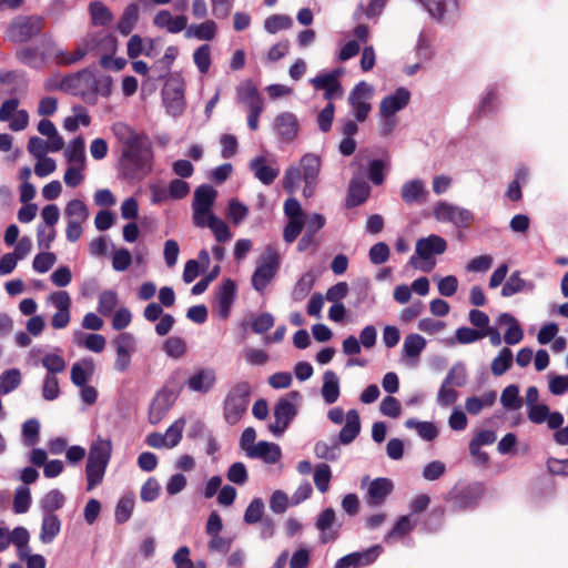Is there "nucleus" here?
<instances>
[{
  "instance_id": "obj_1",
  "label": "nucleus",
  "mask_w": 568,
  "mask_h": 568,
  "mask_svg": "<svg viewBox=\"0 0 568 568\" xmlns=\"http://www.w3.org/2000/svg\"><path fill=\"white\" fill-rule=\"evenodd\" d=\"M112 132L121 144L120 165L126 179H143L151 173L154 153L150 138L124 122H115Z\"/></svg>"
},
{
  "instance_id": "obj_2",
  "label": "nucleus",
  "mask_w": 568,
  "mask_h": 568,
  "mask_svg": "<svg viewBox=\"0 0 568 568\" xmlns=\"http://www.w3.org/2000/svg\"><path fill=\"white\" fill-rule=\"evenodd\" d=\"M250 397L251 386L247 382H239L229 390L223 403V415L229 425H235L242 419Z\"/></svg>"
},
{
  "instance_id": "obj_3",
  "label": "nucleus",
  "mask_w": 568,
  "mask_h": 568,
  "mask_svg": "<svg viewBox=\"0 0 568 568\" xmlns=\"http://www.w3.org/2000/svg\"><path fill=\"white\" fill-rule=\"evenodd\" d=\"M280 268V255L277 251L267 246L258 261V265L252 275V286L263 293L266 286L275 277Z\"/></svg>"
},
{
  "instance_id": "obj_4",
  "label": "nucleus",
  "mask_w": 568,
  "mask_h": 568,
  "mask_svg": "<svg viewBox=\"0 0 568 568\" xmlns=\"http://www.w3.org/2000/svg\"><path fill=\"white\" fill-rule=\"evenodd\" d=\"M433 214L437 221L452 223L459 229L469 227L474 221V214L469 210L444 201L433 207Z\"/></svg>"
},
{
  "instance_id": "obj_5",
  "label": "nucleus",
  "mask_w": 568,
  "mask_h": 568,
  "mask_svg": "<svg viewBox=\"0 0 568 568\" xmlns=\"http://www.w3.org/2000/svg\"><path fill=\"white\" fill-rule=\"evenodd\" d=\"M43 29V19L38 17H18L8 27V39L14 43L29 41Z\"/></svg>"
},
{
  "instance_id": "obj_6",
  "label": "nucleus",
  "mask_w": 568,
  "mask_h": 568,
  "mask_svg": "<svg viewBox=\"0 0 568 568\" xmlns=\"http://www.w3.org/2000/svg\"><path fill=\"white\" fill-rule=\"evenodd\" d=\"M93 84L94 74L88 68L64 77L65 92L80 95L88 103H93Z\"/></svg>"
},
{
  "instance_id": "obj_7",
  "label": "nucleus",
  "mask_w": 568,
  "mask_h": 568,
  "mask_svg": "<svg viewBox=\"0 0 568 568\" xmlns=\"http://www.w3.org/2000/svg\"><path fill=\"white\" fill-rule=\"evenodd\" d=\"M484 493V484L474 481L462 488H455L449 495V500L455 509L464 510L476 506Z\"/></svg>"
},
{
  "instance_id": "obj_8",
  "label": "nucleus",
  "mask_w": 568,
  "mask_h": 568,
  "mask_svg": "<svg viewBox=\"0 0 568 568\" xmlns=\"http://www.w3.org/2000/svg\"><path fill=\"white\" fill-rule=\"evenodd\" d=\"M447 250V242L444 237L432 234L427 237H422L416 242V255L409 260V264L418 267V258L428 261L433 255H440Z\"/></svg>"
},
{
  "instance_id": "obj_9",
  "label": "nucleus",
  "mask_w": 568,
  "mask_h": 568,
  "mask_svg": "<svg viewBox=\"0 0 568 568\" xmlns=\"http://www.w3.org/2000/svg\"><path fill=\"white\" fill-rule=\"evenodd\" d=\"M296 415L297 408L292 400L287 397L281 398L274 407L275 423L268 425L270 432L274 436L280 437Z\"/></svg>"
},
{
  "instance_id": "obj_10",
  "label": "nucleus",
  "mask_w": 568,
  "mask_h": 568,
  "mask_svg": "<svg viewBox=\"0 0 568 568\" xmlns=\"http://www.w3.org/2000/svg\"><path fill=\"white\" fill-rule=\"evenodd\" d=\"M372 93V87L362 81L357 83L349 93L348 102L353 108L354 116L357 121L363 122L371 112V104L367 102Z\"/></svg>"
},
{
  "instance_id": "obj_11",
  "label": "nucleus",
  "mask_w": 568,
  "mask_h": 568,
  "mask_svg": "<svg viewBox=\"0 0 568 568\" xmlns=\"http://www.w3.org/2000/svg\"><path fill=\"white\" fill-rule=\"evenodd\" d=\"M383 548L379 545L372 546L363 551H354L339 558L334 568H362L372 565L381 555Z\"/></svg>"
},
{
  "instance_id": "obj_12",
  "label": "nucleus",
  "mask_w": 568,
  "mask_h": 568,
  "mask_svg": "<svg viewBox=\"0 0 568 568\" xmlns=\"http://www.w3.org/2000/svg\"><path fill=\"white\" fill-rule=\"evenodd\" d=\"M113 343L116 352L114 369L125 372L131 364V353L135 345L134 337L131 333H121Z\"/></svg>"
},
{
  "instance_id": "obj_13",
  "label": "nucleus",
  "mask_w": 568,
  "mask_h": 568,
  "mask_svg": "<svg viewBox=\"0 0 568 568\" xmlns=\"http://www.w3.org/2000/svg\"><path fill=\"white\" fill-rule=\"evenodd\" d=\"M163 101L170 114L176 116L184 110V90L179 82H168L163 88Z\"/></svg>"
},
{
  "instance_id": "obj_14",
  "label": "nucleus",
  "mask_w": 568,
  "mask_h": 568,
  "mask_svg": "<svg viewBox=\"0 0 568 568\" xmlns=\"http://www.w3.org/2000/svg\"><path fill=\"white\" fill-rule=\"evenodd\" d=\"M410 99V93L405 88H398L393 94L385 97L379 105L381 115L392 118L396 112L404 109Z\"/></svg>"
},
{
  "instance_id": "obj_15",
  "label": "nucleus",
  "mask_w": 568,
  "mask_h": 568,
  "mask_svg": "<svg viewBox=\"0 0 568 568\" xmlns=\"http://www.w3.org/2000/svg\"><path fill=\"white\" fill-rule=\"evenodd\" d=\"M216 382V374L212 368H197L186 381L190 390L205 394L211 390Z\"/></svg>"
},
{
  "instance_id": "obj_16",
  "label": "nucleus",
  "mask_w": 568,
  "mask_h": 568,
  "mask_svg": "<svg viewBox=\"0 0 568 568\" xmlns=\"http://www.w3.org/2000/svg\"><path fill=\"white\" fill-rule=\"evenodd\" d=\"M393 489L394 485L388 478L379 477L372 480L367 491V504L373 507L382 505Z\"/></svg>"
},
{
  "instance_id": "obj_17",
  "label": "nucleus",
  "mask_w": 568,
  "mask_h": 568,
  "mask_svg": "<svg viewBox=\"0 0 568 568\" xmlns=\"http://www.w3.org/2000/svg\"><path fill=\"white\" fill-rule=\"evenodd\" d=\"M173 402L174 399L170 392L165 389L159 392L155 398L152 400L149 409L150 423L153 425L160 423L172 407Z\"/></svg>"
},
{
  "instance_id": "obj_18",
  "label": "nucleus",
  "mask_w": 568,
  "mask_h": 568,
  "mask_svg": "<svg viewBox=\"0 0 568 568\" xmlns=\"http://www.w3.org/2000/svg\"><path fill=\"white\" fill-rule=\"evenodd\" d=\"M153 23L160 29H166L170 33H179L186 29L187 18L183 14L174 18L169 10H160L155 14Z\"/></svg>"
},
{
  "instance_id": "obj_19",
  "label": "nucleus",
  "mask_w": 568,
  "mask_h": 568,
  "mask_svg": "<svg viewBox=\"0 0 568 568\" xmlns=\"http://www.w3.org/2000/svg\"><path fill=\"white\" fill-rule=\"evenodd\" d=\"M236 284L233 280L226 278L223 281L220 290L216 293V300L220 308V316L227 318L232 304L235 300Z\"/></svg>"
},
{
  "instance_id": "obj_20",
  "label": "nucleus",
  "mask_w": 568,
  "mask_h": 568,
  "mask_svg": "<svg viewBox=\"0 0 568 568\" xmlns=\"http://www.w3.org/2000/svg\"><path fill=\"white\" fill-rule=\"evenodd\" d=\"M276 133L285 141H293L298 132V121L295 114L284 112L275 119Z\"/></svg>"
},
{
  "instance_id": "obj_21",
  "label": "nucleus",
  "mask_w": 568,
  "mask_h": 568,
  "mask_svg": "<svg viewBox=\"0 0 568 568\" xmlns=\"http://www.w3.org/2000/svg\"><path fill=\"white\" fill-rule=\"evenodd\" d=\"M217 195L216 190L209 184L196 187L194 192L193 211H196V217L202 212H210Z\"/></svg>"
},
{
  "instance_id": "obj_22",
  "label": "nucleus",
  "mask_w": 568,
  "mask_h": 568,
  "mask_svg": "<svg viewBox=\"0 0 568 568\" xmlns=\"http://www.w3.org/2000/svg\"><path fill=\"white\" fill-rule=\"evenodd\" d=\"M250 170L264 185H271L280 174L277 168L267 165L264 156H256L250 162Z\"/></svg>"
},
{
  "instance_id": "obj_23",
  "label": "nucleus",
  "mask_w": 568,
  "mask_h": 568,
  "mask_svg": "<svg viewBox=\"0 0 568 568\" xmlns=\"http://www.w3.org/2000/svg\"><path fill=\"white\" fill-rule=\"evenodd\" d=\"M335 519L333 508H326L318 515L315 526L321 531L320 539L322 544H327L338 537L337 531L332 530Z\"/></svg>"
},
{
  "instance_id": "obj_24",
  "label": "nucleus",
  "mask_w": 568,
  "mask_h": 568,
  "mask_svg": "<svg viewBox=\"0 0 568 568\" xmlns=\"http://www.w3.org/2000/svg\"><path fill=\"white\" fill-rule=\"evenodd\" d=\"M282 453L277 444L258 442L255 447L248 450L250 458H260L267 464H275L281 459Z\"/></svg>"
},
{
  "instance_id": "obj_25",
  "label": "nucleus",
  "mask_w": 568,
  "mask_h": 568,
  "mask_svg": "<svg viewBox=\"0 0 568 568\" xmlns=\"http://www.w3.org/2000/svg\"><path fill=\"white\" fill-rule=\"evenodd\" d=\"M428 192L422 180H410L403 184L400 190L402 200L406 204H422L425 202Z\"/></svg>"
},
{
  "instance_id": "obj_26",
  "label": "nucleus",
  "mask_w": 568,
  "mask_h": 568,
  "mask_svg": "<svg viewBox=\"0 0 568 568\" xmlns=\"http://www.w3.org/2000/svg\"><path fill=\"white\" fill-rule=\"evenodd\" d=\"M111 455H112L111 440L98 437L95 440L92 442V444L89 448L88 462L108 466L109 462L111 459Z\"/></svg>"
},
{
  "instance_id": "obj_27",
  "label": "nucleus",
  "mask_w": 568,
  "mask_h": 568,
  "mask_svg": "<svg viewBox=\"0 0 568 568\" xmlns=\"http://www.w3.org/2000/svg\"><path fill=\"white\" fill-rule=\"evenodd\" d=\"M369 192V185L365 181L352 180L348 186L346 207L362 205L368 199Z\"/></svg>"
},
{
  "instance_id": "obj_28",
  "label": "nucleus",
  "mask_w": 568,
  "mask_h": 568,
  "mask_svg": "<svg viewBox=\"0 0 568 568\" xmlns=\"http://www.w3.org/2000/svg\"><path fill=\"white\" fill-rule=\"evenodd\" d=\"M361 432L359 414L351 409L346 414V423L339 432V442L344 445L351 444Z\"/></svg>"
},
{
  "instance_id": "obj_29",
  "label": "nucleus",
  "mask_w": 568,
  "mask_h": 568,
  "mask_svg": "<svg viewBox=\"0 0 568 568\" xmlns=\"http://www.w3.org/2000/svg\"><path fill=\"white\" fill-rule=\"evenodd\" d=\"M95 365L91 358H83L71 367V382L78 386L87 385L89 378L94 374Z\"/></svg>"
},
{
  "instance_id": "obj_30",
  "label": "nucleus",
  "mask_w": 568,
  "mask_h": 568,
  "mask_svg": "<svg viewBox=\"0 0 568 568\" xmlns=\"http://www.w3.org/2000/svg\"><path fill=\"white\" fill-rule=\"evenodd\" d=\"M321 171V158L314 153H306L301 159V172L305 183H316Z\"/></svg>"
},
{
  "instance_id": "obj_31",
  "label": "nucleus",
  "mask_w": 568,
  "mask_h": 568,
  "mask_svg": "<svg viewBox=\"0 0 568 568\" xmlns=\"http://www.w3.org/2000/svg\"><path fill=\"white\" fill-rule=\"evenodd\" d=\"M427 9L429 14L437 19L443 20L445 14L457 10V0H418Z\"/></svg>"
},
{
  "instance_id": "obj_32",
  "label": "nucleus",
  "mask_w": 568,
  "mask_h": 568,
  "mask_svg": "<svg viewBox=\"0 0 568 568\" xmlns=\"http://www.w3.org/2000/svg\"><path fill=\"white\" fill-rule=\"evenodd\" d=\"M499 324H508L509 327L504 335V341L508 345H516L524 338V332L516 318L508 313H503L498 317Z\"/></svg>"
},
{
  "instance_id": "obj_33",
  "label": "nucleus",
  "mask_w": 568,
  "mask_h": 568,
  "mask_svg": "<svg viewBox=\"0 0 568 568\" xmlns=\"http://www.w3.org/2000/svg\"><path fill=\"white\" fill-rule=\"evenodd\" d=\"M139 20V6L136 3H130L125 7L121 18L118 21L116 30L122 36H129L134 29Z\"/></svg>"
},
{
  "instance_id": "obj_34",
  "label": "nucleus",
  "mask_w": 568,
  "mask_h": 568,
  "mask_svg": "<svg viewBox=\"0 0 568 568\" xmlns=\"http://www.w3.org/2000/svg\"><path fill=\"white\" fill-rule=\"evenodd\" d=\"M17 59L33 69H40L44 64L45 55L37 47H24L17 51Z\"/></svg>"
},
{
  "instance_id": "obj_35",
  "label": "nucleus",
  "mask_w": 568,
  "mask_h": 568,
  "mask_svg": "<svg viewBox=\"0 0 568 568\" xmlns=\"http://www.w3.org/2000/svg\"><path fill=\"white\" fill-rule=\"evenodd\" d=\"M342 75L341 69H334L328 73H321L310 80L315 90L341 89L342 84L338 78Z\"/></svg>"
},
{
  "instance_id": "obj_36",
  "label": "nucleus",
  "mask_w": 568,
  "mask_h": 568,
  "mask_svg": "<svg viewBox=\"0 0 568 568\" xmlns=\"http://www.w3.org/2000/svg\"><path fill=\"white\" fill-rule=\"evenodd\" d=\"M322 396L327 404H334L339 396L338 377L333 371H326L323 376Z\"/></svg>"
},
{
  "instance_id": "obj_37",
  "label": "nucleus",
  "mask_w": 568,
  "mask_h": 568,
  "mask_svg": "<svg viewBox=\"0 0 568 568\" xmlns=\"http://www.w3.org/2000/svg\"><path fill=\"white\" fill-rule=\"evenodd\" d=\"M61 521L54 514H45L43 516L40 539L43 544H50L59 535Z\"/></svg>"
},
{
  "instance_id": "obj_38",
  "label": "nucleus",
  "mask_w": 568,
  "mask_h": 568,
  "mask_svg": "<svg viewBox=\"0 0 568 568\" xmlns=\"http://www.w3.org/2000/svg\"><path fill=\"white\" fill-rule=\"evenodd\" d=\"M84 140L82 136H77L65 149L64 155L70 165L84 166L85 151Z\"/></svg>"
},
{
  "instance_id": "obj_39",
  "label": "nucleus",
  "mask_w": 568,
  "mask_h": 568,
  "mask_svg": "<svg viewBox=\"0 0 568 568\" xmlns=\"http://www.w3.org/2000/svg\"><path fill=\"white\" fill-rule=\"evenodd\" d=\"M185 36L199 40H213L216 36V23L213 20H205L200 24H192L186 29Z\"/></svg>"
},
{
  "instance_id": "obj_40",
  "label": "nucleus",
  "mask_w": 568,
  "mask_h": 568,
  "mask_svg": "<svg viewBox=\"0 0 568 568\" xmlns=\"http://www.w3.org/2000/svg\"><path fill=\"white\" fill-rule=\"evenodd\" d=\"M236 91L239 100L246 103L248 108L263 105L257 88L252 81H245L237 88Z\"/></svg>"
},
{
  "instance_id": "obj_41",
  "label": "nucleus",
  "mask_w": 568,
  "mask_h": 568,
  "mask_svg": "<svg viewBox=\"0 0 568 568\" xmlns=\"http://www.w3.org/2000/svg\"><path fill=\"white\" fill-rule=\"evenodd\" d=\"M105 465L92 463L87 460L85 477H87V490L90 491L102 483L105 470Z\"/></svg>"
},
{
  "instance_id": "obj_42",
  "label": "nucleus",
  "mask_w": 568,
  "mask_h": 568,
  "mask_svg": "<svg viewBox=\"0 0 568 568\" xmlns=\"http://www.w3.org/2000/svg\"><path fill=\"white\" fill-rule=\"evenodd\" d=\"M87 53V48L81 45H78L73 52L57 49L54 52V59L57 64L67 67L81 61Z\"/></svg>"
},
{
  "instance_id": "obj_43",
  "label": "nucleus",
  "mask_w": 568,
  "mask_h": 568,
  "mask_svg": "<svg viewBox=\"0 0 568 568\" xmlns=\"http://www.w3.org/2000/svg\"><path fill=\"white\" fill-rule=\"evenodd\" d=\"M513 365V352L508 347H504L497 357L491 362L490 368L495 376L504 375Z\"/></svg>"
},
{
  "instance_id": "obj_44",
  "label": "nucleus",
  "mask_w": 568,
  "mask_h": 568,
  "mask_svg": "<svg viewBox=\"0 0 568 568\" xmlns=\"http://www.w3.org/2000/svg\"><path fill=\"white\" fill-rule=\"evenodd\" d=\"M119 304L116 292L105 290L100 293L98 301V312L103 316H110Z\"/></svg>"
},
{
  "instance_id": "obj_45",
  "label": "nucleus",
  "mask_w": 568,
  "mask_h": 568,
  "mask_svg": "<svg viewBox=\"0 0 568 568\" xmlns=\"http://www.w3.org/2000/svg\"><path fill=\"white\" fill-rule=\"evenodd\" d=\"M90 13L94 26L104 27L110 23L113 18L110 9L100 1L90 3Z\"/></svg>"
},
{
  "instance_id": "obj_46",
  "label": "nucleus",
  "mask_w": 568,
  "mask_h": 568,
  "mask_svg": "<svg viewBox=\"0 0 568 568\" xmlns=\"http://www.w3.org/2000/svg\"><path fill=\"white\" fill-rule=\"evenodd\" d=\"M426 346V339L419 334H408L405 337L403 352L407 357H418Z\"/></svg>"
},
{
  "instance_id": "obj_47",
  "label": "nucleus",
  "mask_w": 568,
  "mask_h": 568,
  "mask_svg": "<svg viewBox=\"0 0 568 568\" xmlns=\"http://www.w3.org/2000/svg\"><path fill=\"white\" fill-rule=\"evenodd\" d=\"M414 528L409 516H402L396 521L392 530L385 536L384 541L389 544L394 539L403 538L408 535Z\"/></svg>"
},
{
  "instance_id": "obj_48",
  "label": "nucleus",
  "mask_w": 568,
  "mask_h": 568,
  "mask_svg": "<svg viewBox=\"0 0 568 568\" xmlns=\"http://www.w3.org/2000/svg\"><path fill=\"white\" fill-rule=\"evenodd\" d=\"M407 428H415L418 435L425 440H433L437 437V427L432 422H417L413 418L405 422Z\"/></svg>"
},
{
  "instance_id": "obj_49",
  "label": "nucleus",
  "mask_w": 568,
  "mask_h": 568,
  "mask_svg": "<svg viewBox=\"0 0 568 568\" xmlns=\"http://www.w3.org/2000/svg\"><path fill=\"white\" fill-rule=\"evenodd\" d=\"M467 383V373L463 364H455L448 371L443 384L450 387H463Z\"/></svg>"
},
{
  "instance_id": "obj_50",
  "label": "nucleus",
  "mask_w": 568,
  "mask_h": 568,
  "mask_svg": "<svg viewBox=\"0 0 568 568\" xmlns=\"http://www.w3.org/2000/svg\"><path fill=\"white\" fill-rule=\"evenodd\" d=\"M207 227L211 229L217 242L224 243L231 239L227 224L214 214H209Z\"/></svg>"
},
{
  "instance_id": "obj_51",
  "label": "nucleus",
  "mask_w": 568,
  "mask_h": 568,
  "mask_svg": "<svg viewBox=\"0 0 568 568\" xmlns=\"http://www.w3.org/2000/svg\"><path fill=\"white\" fill-rule=\"evenodd\" d=\"M64 503V495L59 489H52L42 498V508L45 514H53V511L61 509Z\"/></svg>"
},
{
  "instance_id": "obj_52",
  "label": "nucleus",
  "mask_w": 568,
  "mask_h": 568,
  "mask_svg": "<svg viewBox=\"0 0 568 568\" xmlns=\"http://www.w3.org/2000/svg\"><path fill=\"white\" fill-rule=\"evenodd\" d=\"M21 383V374L19 369L11 368L2 373L0 376V394H8L14 390Z\"/></svg>"
},
{
  "instance_id": "obj_53",
  "label": "nucleus",
  "mask_w": 568,
  "mask_h": 568,
  "mask_svg": "<svg viewBox=\"0 0 568 568\" xmlns=\"http://www.w3.org/2000/svg\"><path fill=\"white\" fill-rule=\"evenodd\" d=\"M314 286V276L310 273L303 274L296 282L292 296L293 300L300 302L304 300Z\"/></svg>"
},
{
  "instance_id": "obj_54",
  "label": "nucleus",
  "mask_w": 568,
  "mask_h": 568,
  "mask_svg": "<svg viewBox=\"0 0 568 568\" xmlns=\"http://www.w3.org/2000/svg\"><path fill=\"white\" fill-rule=\"evenodd\" d=\"M500 402L507 409H519L521 407V398L519 397V388L516 385H508L504 388Z\"/></svg>"
},
{
  "instance_id": "obj_55",
  "label": "nucleus",
  "mask_w": 568,
  "mask_h": 568,
  "mask_svg": "<svg viewBox=\"0 0 568 568\" xmlns=\"http://www.w3.org/2000/svg\"><path fill=\"white\" fill-rule=\"evenodd\" d=\"M292 26V19L284 14H273L265 19L264 28L268 33H276L280 30L288 29Z\"/></svg>"
},
{
  "instance_id": "obj_56",
  "label": "nucleus",
  "mask_w": 568,
  "mask_h": 568,
  "mask_svg": "<svg viewBox=\"0 0 568 568\" xmlns=\"http://www.w3.org/2000/svg\"><path fill=\"white\" fill-rule=\"evenodd\" d=\"M163 351L170 357L180 358L186 352L185 341L178 336L169 337L163 345Z\"/></svg>"
},
{
  "instance_id": "obj_57",
  "label": "nucleus",
  "mask_w": 568,
  "mask_h": 568,
  "mask_svg": "<svg viewBox=\"0 0 568 568\" xmlns=\"http://www.w3.org/2000/svg\"><path fill=\"white\" fill-rule=\"evenodd\" d=\"M42 366L48 371V375L62 373L65 369V361L58 354L49 353L42 357Z\"/></svg>"
},
{
  "instance_id": "obj_58",
  "label": "nucleus",
  "mask_w": 568,
  "mask_h": 568,
  "mask_svg": "<svg viewBox=\"0 0 568 568\" xmlns=\"http://www.w3.org/2000/svg\"><path fill=\"white\" fill-rule=\"evenodd\" d=\"M193 60L201 73H206L211 67V47L202 44L193 53Z\"/></svg>"
},
{
  "instance_id": "obj_59",
  "label": "nucleus",
  "mask_w": 568,
  "mask_h": 568,
  "mask_svg": "<svg viewBox=\"0 0 568 568\" xmlns=\"http://www.w3.org/2000/svg\"><path fill=\"white\" fill-rule=\"evenodd\" d=\"M526 282L521 278L520 273L518 271L514 272L501 288V295L505 297L513 296L521 292L525 288Z\"/></svg>"
},
{
  "instance_id": "obj_60",
  "label": "nucleus",
  "mask_w": 568,
  "mask_h": 568,
  "mask_svg": "<svg viewBox=\"0 0 568 568\" xmlns=\"http://www.w3.org/2000/svg\"><path fill=\"white\" fill-rule=\"evenodd\" d=\"M332 473L327 464L317 465L314 473V484L321 493H326L329 487Z\"/></svg>"
},
{
  "instance_id": "obj_61",
  "label": "nucleus",
  "mask_w": 568,
  "mask_h": 568,
  "mask_svg": "<svg viewBox=\"0 0 568 568\" xmlns=\"http://www.w3.org/2000/svg\"><path fill=\"white\" fill-rule=\"evenodd\" d=\"M184 426V418H179L172 425L169 426L164 434L168 443V448H173L181 442Z\"/></svg>"
},
{
  "instance_id": "obj_62",
  "label": "nucleus",
  "mask_w": 568,
  "mask_h": 568,
  "mask_svg": "<svg viewBox=\"0 0 568 568\" xmlns=\"http://www.w3.org/2000/svg\"><path fill=\"white\" fill-rule=\"evenodd\" d=\"M134 499L132 497H122L115 507V520L118 524L126 523L133 511Z\"/></svg>"
},
{
  "instance_id": "obj_63",
  "label": "nucleus",
  "mask_w": 568,
  "mask_h": 568,
  "mask_svg": "<svg viewBox=\"0 0 568 568\" xmlns=\"http://www.w3.org/2000/svg\"><path fill=\"white\" fill-rule=\"evenodd\" d=\"M264 513V503L261 498H254L244 513V521L246 524H256L262 520Z\"/></svg>"
},
{
  "instance_id": "obj_64",
  "label": "nucleus",
  "mask_w": 568,
  "mask_h": 568,
  "mask_svg": "<svg viewBox=\"0 0 568 568\" xmlns=\"http://www.w3.org/2000/svg\"><path fill=\"white\" fill-rule=\"evenodd\" d=\"M40 423L36 418L26 420L22 425V435L28 446H33L39 442Z\"/></svg>"
}]
</instances>
